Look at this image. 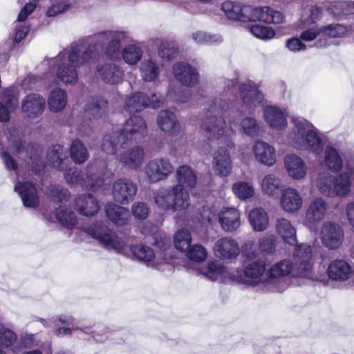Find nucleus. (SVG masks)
I'll use <instances>...</instances> for the list:
<instances>
[{"instance_id": "nucleus-1", "label": "nucleus", "mask_w": 354, "mask_h": 354, "mask_svg": "<svg viewBox=\"0 0 354 354\" xmlns=\"http://www.w3.org/2000/svg\"><path fill=\"white\" fill-rule=\"evenodd\" d=\"M239 90L245 111L250 113L263 100V93L250 80L240 84ZM237 91L236 80H226L223 91L208 105L206 116L201 124V129L209 140L219 139L225 134V145L230 149L234 147L232 138L233 126L236 127L238 124L231 115V113H235L233 101L236 97Z\"/></svg>"}, {"instance_id": "nucleus-2", "label": "nucleus", "mask_w": 354, "mask_h": 354, "mask_svg": "<svg viewBox=\"0 0 354 354\" xmlns=\"http://www.w3.org/2000/svg\"><path fill=\"white\" fill-rule=\"evenodd\" d=\"M104 34H94L72 43L59 54L48 60V73L53 74L57 83L74 85L78 81L77 69L87 66L97 59L95 44L100 46L104 39Z\"/></svg>"}, {"instance_id": "nucleus-3", "label": "nucleus", "mask_w": 354, "mask_h": 354, "mask_svg": "<svg viewBox=\"0 0 354 354\" xmlns=\"http://www.w3.org/2000/svg\"><path fill=\"white\" fill-rule=\"evenodd\" d=\"M104 34V39L100 46L95 44L97 57L103 51L111 60L123 61L129 66L136 65L142 59L143 50L140 44L133 41L131 33L123 29L108 30L97 32Z\"/></svg>"}, {"instance_id": "nucleus-4", "label": "nucleus", "mask_w": 354, "mask_h": 354, "mask_svg": "<svg viewBox=\"0 0 354 354\" xmlns=\"http://www.w3.org/2000/svg\"><path fill=\"white\" fill-rule=\"evenodd\" d=\"M312 268V249L308 244L297 245L292 261L283 260L270 268L268 272V279L261 282L267 291L275 292L283 290L281 277L290 274L307 277Z\"/></svg>"}, {"instance_id": "nucleus-5", "label": "nucleus", "mask_w": 354, "mask_h": 354, "mask_svg": "<svg viewBox=\"0 0 354 354\" xmlns=\"http://www.w3.org/2000/svg\"><path fill=\"white\" fill-rule=\"evenodd\" d=\"M344 169L337 176L328 172L319 174L316 186L321 194L330 198L345 197L350 194L354 187V159L347 160Z\"/></svg>"}, {"instance_id": "nucleus-6", "label": "nucleus", "mask_w": 354, "mask_h": 354, "mask_svg": "<svg viewBox=\"0 0 354 354\" xmlns=\"http://www.w3.org/2000/svg\"><path fill=\"white\" fill-rule=\"evenodd\" d=\"M293 128L288 138L295 147L319 154L323 149L321 138L313 125L303 118H293Z\"/></svg>"}, {"instance_id": "nucleus-7", "label": "nucleus", "mask_w": 354, "mask_h": 354, "mask_svg": "<svg viewBox=\"0 0 354 354\" xmlns=\"http://www.w3.org/2000/svg\"><path fill=\"white\" fill-rule=\"evenodd\" d=\"M101 163L100 161V165ZM63 171H64V179L68 184L72 186L80 185L87 189H94L100 187L104 181L105 176L109 177L113 175L111 171H108L104 173L103 177L97 176L100 174L102 175V166L99 165L97 160L91 162L87 165L84 173L75 167H66Z\"/></svg>"}, {"instance_id": "nucleus-8", "label": "nucleus", "mask_w": 354, "mask_h": 354, "mask_svg": "<svg viewBox=\"0 0 354 354\" xmlns=\"http://www.w3.org/2000/svg\"><path fill=\"white\" fill-rule=\"evenodd\" d=\"M158 207L172 212L185 209L189 205V196L187 191H180L179 186L162 187L153 194Z\"/></svg>"}, {"instance_id": "nucleus-9", "label": "nucleus", "mask_w": 354, "mask_h": 354, "mask_svg": "<svg viewBox=\"0 0 354 354\" xmlns=\"http://www.w3.org/2000/svg\"><path fill=\"white\" fill-rule=\"evenodd\" d=\"M84 230L108 250H113L120 253L127 248L126 243L114 232L107 228L103 222L86 226Z\"/></svg>"}, {"instance_id": "nucleus-10", "label": "nucleus", "mask_w": 354, "mask_h": 354, "mask_svg": "<svg viewBox=\"0 0 354 354\" xmlns=\"http://www.w3.org/2000/svg\"><path fill=\"white\" fill-rule=\"evenodd\" d=\"M9 146L19 158L30 163L32 169L35 173H40L45 167L44 161L41 159L38 151L34 149L30 144L23 142L19 138L10 137L8 138Z\"/></svg>"}, {"instance_id": "nucleus-11", "label": "nucleus", "mask_w": 354, "mask_h": 354, "mask_svg": "<svg viewBox=\"0 0 354 354\" xmlns=\"http://www.w3.org/2000/svg\"><path fill=\"white\" fill-rule=\"evenodd\" d=\"M107 106V101L102 96H93L88 100L85 106L84 113L89 116V121H91L90 116H92L94 119H98L105 114ZM77 131L82 136H89L92 132L91 122L83 121L78 125Z\"/></svg>"}, {"instance_id": "nucleus-12", "label": "nucleus", "mask_w": 354, "mask_h": 354, "mask_svg": "<svg viewBox=\"0 0 354 354\" xmlns=\"http://www.w3.org/2000/svg\"><path fill=\"white\" fill-rule=\"evenodd\" d=\"M174 170V167L170 160L163 157L149 160L144 167L145 176L150 183L167 179Z\"/></svg>"}, {"instance_id": "nucleus-13", "label": "nucleus", "mask_w": 354, "mask_h": 354, "mask_svg": "<svg viewBox=\"0 0 354 354\" xmlns=\"http://www.w3.org/2000/svg\"><path fill=\"white\" fill-rule=\"evenodd\" d=\"M119 132L123 139V143L129 145L131 142H139L147 134V123L142 117L133 115L125 122L123 128Z\"/></svg>"}, {"instance_id": "nucleus-14", "label": "nucleus", "mask_w": 354, "mask_h": 354, "mask_svg": "<svg viewBox=\"0 0 354 354\" xmlns=\"http://www.w3.org/2000/svg\"><path fill=\"white\" fill-rule=\"evenodd\" d=\"M254 8L235 1H225L221 4V10L230 20L246 22L252 21Z\"/></svg>"}, {"instance_id": "nucleus-15", "label": "nucleus", "mask_w": 354, "mask_h": 354, "mask_svg": "<svg viewBox=\"0 0 354 354\" xmlns=\"http://www.w3.org/2000/svg\"><path fill=\"white\" fill-rule=\"evenodd\" d=\"M136 193L137 185L130 179L120 178L115 180L113 185V198L119 204H129L133 201Z\"/></svg>"}, {"instance_id": "nucleus-16", "label": "nucleus", "mask_w": 354, "mask_h": 354, "mask_svg": "<svg viewBox=\"0 0 354 354\" xmlns=\"http://www.w3.org/2000/svg\"><path fill=\"white\" fill-rule=\"evenodd\" d=\"M321 241L329 249L338 248L342 243L344 231L342 227L334 222H326L321 228Z\"/></svg>"}, {"instance_id": "nucleus-17", "label": "nucleus", "mask_w": 354, "mask_h": 354, "mask_svg": "<svg viewBox=\"0 0 354 354\" xmlns=\"http://www.w3.org/2000/svg\"><path fill=\"white\" fill-rule=\"evenodd\" d=\"M172 73L175 79L184 86L192 87L199 81L197 69L185 62L175 63L172 67Z\"/></svg>"}, {"instance_id": "nucleus-18", "label": "nucleus", "mask_w": 354, "mask_h": 354, "mask_svg": "<svg viewBox=\"0 0 354 354\" xmlns=\"http://www.w3.org/2000/svg\"><path fill=\"white\" fill-rule=\"evenodd\" d=\"M46 100L40 95L30 93L21 100V111L24 115L35 119L41 115L45 109Z\"/></svg>"}, {"instance_id": "nucleus-19", "label": "nucleus", "mask_w": 354, "mask_h": 354, "mask_svg": "<svg viewBox=\"0 0 354 354\" xmlns=\"http://www.w3.org/2000/svg\"><path fill=\"white\" fill-rule=\"evenodd\" d=\"M73 330L77 332L80 338L88 340L92 339L97 342H102L111 335L109 328L102 329L101 326L95 324L85 325L76 323Z\"/></svg>"}, {"instance_id": "nucleus-20", "label": "nucleus", "mask_w": 354, "mask_h": 354, "mask_svg": "<svg viewBox=\"0 0 354 354\" xmlns=\"http://www.w3.org/2000/svg\"><path fill=\"white\" fill-rule=\"evenodd\" d=\"M214 252L215 255L220 259L231 260L238 257L240 249L235 239L225 236L216 241Z\"/></svg>"}, {"instance_id": "nucleus-21", "label": "nucleus", "mask_w": 354, "mask_h": 354, "mask_svg": "<svg viewBox=\"0 0 354 354\" xmlns=\"http://www.w3.org/2000/svg\"><path fill=\"white\" fill-rule=\"evenodd\" d=\"M15 191L20 196L26 207L35 209L39 206V200L35 185L30 182H18Z\"/></svg>"}, {"instance_id": "nucleus-22", "label": "nucleus", "mask_w": 354, "mask_h": 354, "mask_svg": "<svg viewBox=\"0 0 354 354\" xmlns=\"http://www.w3.org/2000/svg\"><path fill=\"white\" fill-rule=\"evenodd\" d=\"M144 157V149L140 146H134L118 155V160L124 167L136 170L142 165Z\"/></svg>"}, {"instance_id": "nucleus-23", "label": "nucleus", "mask_w": 354, "mask_h": 354, "mask_svg": "<svg viewBox=\"0 0 354 354\" xmlns=\"http://www.w3.org/2000/svg\"><path fill=\"white\" fill-rule=\"evenodd\" d=\"M256 160L262 165L272 166L276 162V151L273 146L261 140H257L252 147Z\"/></svg>"}, {"instance_id": "nucleus-24", "label": "nucleus", "mask_w": 354, "mask_h": 354, "mask_svg": "<svg viewBox=\"0 0 354 354\" xmlns=\"http://www.w3.org/2000/svg\"><path fill=\"white\" fill-rule=\"evenodd\" d=\"M328 204L322 197L313 199L306 211V221L310 224H315L323 220L326 215Z\"/></svg>"}, {"instance_id": "nucleus-25", "label": "nucleus", "mask_w": 354, "mask_h": 354, "mask_svg": "<svg viewBox=\"0 0 354 354\" xmlns=\"http://www.w3.org/2000/svg\"><path fill=\"white\" fill-rule=\"evenodd\" d=\"M218 221L224 231L233 232L241 225V214L235 207H223L218 214Z\"/></svg>"}, {"instance_id": "nucleus-26", "label": "nucleus", "mask_w": 354, "mask_h": 354, "mask_svg": "<svg viewBox=\"0 0 354 354\" xmlns=\"http://www.w3.org/2000/svg\"><path fill=\"white\" fill-rule=\"evenodd\" d=\"M326 274L332 281H345L351 277L352 268L348 261L344 259H335L328 265Z\"/></svg>"}, {"instance_id": "nucleus-27", "label": "nucleus", "mask_w": 354, "mask_h": 354, "mask_svg": "<svg viewBox=\"0 0 354 354\" xmlns=\"http://www.w3.org/2000/svg\"><path fill=\"white\" fill-rule=\"evenodd\" d=\"M212 167L218 176L227 177L230 174L232 169V160L227 151L223 147L214 153Z\"/></svg>"}, {"instance_id": "nucleus-28", "label": "nucleus", "mask_w": 354, "mask_h": 354, "mask_svg": "<svg viewBox=\"0 0 354 354\" xmlns=\"http://www.w3.org/2000/svg\"><path fill=\"white\" fill-rule=\"evenodd\" d=\"M284 165L289 176L295 180L303 179L306 175L307 165L297 155H286L284 158Z\"/></svg>"}, {"instance_id": "nucleus-29", "label": "nucleus", "mask_w": 354, "mask_h": 354, "mask_svg": "<svg viewBox=\"0 0 354 354\" xmlns=\"http://www.w3.org/2000/svg\"><path fill=\"white\" fill-rule=\"evenodd\" d=\"M280 204L285 212L294 213L302 207L303 199L297 190L288 187L281 192Z\"/></svg>"}, {"instance_id": "nucleus-30", "label": "nucleus", "mask_w": 354, "mask_h": 354, "mask_svg": "<svg viewBox=\"0 0 354 354\" xmlns=\"http://www.w3.org/2000/svg\"><path fill=\"white\" fill-rule=\"evenodd\" d=\"M97 76L106 83L115 84L122 80L124 72L115 64L105 63L98 65L96 68Z\"/></svg>"}, {"instance_id": "nucleus-31", "label": "nucleus", "mask_w": 354, "mask_h": 354, "mask_svg": "<svg viewBox=\"0 0 354 354\" xmlns=\"http://www.w3.org/2000/svg\"><path fill=\"white\" fill-rule=\"evenodd\" d=\"M157 124L162 131L171 135H178L180 124L175 113L169 109L161 110L157 118Z\"/></svg>"}, {"instance_id": "nucleus-32", "label": "nucleus", "mask_w": 354, "mask_h": 354, "mask_svg": "<svg viewBox=\"0 0 354 354\" xmlns=\"http://www.w3.org/2000/svg\"><path fill=\"white\" fill-rule=\"evenodd\" d=\"M203 274L212 281H219L223 283L229 280H235L237 277L218 261L208 263Z\"/></svg>"}, {"instance_id": "nucleus-33", "label": "nucleus", "mask_w": 354, "mask_h": 354, "mask_svg": "<svg viewBox=\"0 0 354 354\" xmlns=\"http://www.w3.org/2000/svg\"><path fill=\"white\" fill-rule=\"evenodd\" d=\"M235 113H231L234 116L236 121L238 122L237 126H233V129L238 128L243 131V133L250 136L255 137L259 135L260 127L254 118L248 116L242 118L241 112L233 106ZM234 131V129H233Z\"/></svg>"}, {"instance_id": "nucleus-34", "label": "nucleus", "mask_w": 354, "mask_h": 354, "mask_svg": "<svg viewBox=\"0 0 354 354\" xmlns=\"http://www.w3.org/2000/svg\"><path fill=\"white\" fill-rule=\"evenodd\" d=\"M176 178L178 183L175 186H179L180 191H186L185 188H193L197 183V175L196 171L189 167L184 165L178 167L176 171Z\"/></svg>"}, {"instance_id": "nucleus-35", "label": "nucleus", "mask_w": 354, "mask_h": 354, "mask_svg": "<svg viewBox=\"0 0 354 354\" xmlns=\"http://www.w3.org/2000/svg\"><path fill=\"white\" fill-rule=\"evenodd\" d=\"M76 210L82 215L91 216L97 214L100 209L97 200L91 194H82L75 200Z\"/></svg>"}, {"instance_id": "nucleus-36", "label": "nucleus", "mask_w": 354, "mask_h": 354, "mask_svg": "<svg viewBox=\"0 0 354 354\" xmlns=\"http://www.w3.org/2000/svg\"><path fill=\"white\" fill-rule=\"evenodd\" d=\"M48 162L58 170L63 171L67 167L69 160L63 146L54 145L47 151Z\"/></svg>"}, {"instance_id": "nucleus-37", "label": "nucleus", "mask_w": 354, "mask_h": 354, "mask_svg": "<svg viewBox=\"0 0 354 354\" xmlns=\"http://www.w3.org/2000/svg\"><path fill=\"white\" fill-rule=\"evenodd\" d=\"M283 14L270 7L254 8L252 21L259 20L268 24H279L284 20Z\"/></svg>"}, {"instance_id": "nucleus-38", "label": "nucleus", "mask_w": 354, "mask_h": 354, "mask_svg": "<svg viewBox=\"0 0 354 354\" xmlns=\"http://www.w3.org/2000/svg\"><path fill=\"white\" fill-rule=\"evenodd\" d=\"M264 118L272 128L281 129L287 125L285 113L274 106H267L263 110Z\"/></svg>"}, {"instance_id": "nucleus-39", "label": "nucleus", "mask_w": 354, "mask_h": 354, "mask_svg": "<svg viewBox=\"0 0 354 354\" xmlns=\"http://www.w3.org/2000/svg\"><path fill=\"white\" fill-rule=\"evenodd\" d=\"M162 70L161 64L155 57H149L140 64V72L145 82L155 81Z\"/></svg>"}, {"instance_id": "nucleus-40", "label": "nucleus", "mask_w": 354, "mask_h": 354, "mask_svg": "<svg viewBox=\"0 0 354 354\" xmlns=\"http://www.w3.org/2000/svg\"><path fill=\"white\" fill-rule=\"evenodd\" d=\"M128 145L123 143V139L119 131L106 134L102 139L101 148L106 154L115 155L120 149Z\"/></svg>"}, {"instance_id": "nucleus-41", "label": "nucleus", "mask_w": 354, "mask_h": 354, "mask_svg": "<svg viewBox=\"0 0 354 354\" xmlns=\"http://www.w3.org/2000/svg\"><path fill=\"white\" fill-rule=\"evenodd\" d=\"M321 28L322 35L315 42V46L317 48L324 47L328 45V40L325 37L330 38L341 37L344 36L347 31L345 26L339 24H329L325 26H322Z\"/></svg>"}, {"instance_id": "nucleus-42", "label": "nucleus", "mask_w": 354, "mask_h": 354, "mask_svg": "<svg viewBox=\"0 0 354 354\" xmlns=\"http://www.w3.org/2000/svg\"><path fill=\"white\" fill-rule=\"evenodd\" d=\"M149 101L147 94L143 92H135L127 95L123 107L129 113L139 112L147 107Z\"/></svg>"}, {"instance_id": "nucleus-43", "label": "nucleus", "mask_w": 354, "mask_h": 354, "mask_svg": "<svg viewBox=\"0 0 354 354\" xmlns=\"http://www.w3.org/2000/svg\"><path fill=\"white\" fill-rule=\"evenodd\" d=\"M276 230L284 242L291 245H297L296 229L288 219L278 218L276 222Z\"/></svg>"}, {"instance_id": "nucleus-44", "label": "nucleus", "mask_w": 354, "mask_h": 354, "mask_svg": "<svg viewBox=\"0 0 354 354\" xmlns=\"http://www.w3.org/2000/svg\"><path fill=\"white\" fill-rule=\"evenodd\" d=\"M105 211L109 219L118 225L126 224L130 218L127 208L112 203L106 204Z\"/></svg>"}, {"instance_id": "nucleus-45", "label": "nucleus", "mask_w": 354, "mask_h": 354, "mask_svg": "<svg viewBox=\"0 0 354 354\" xmlns=\"http://www.w3.org/2000/svg\"><path fill=\"white\" fill-rule=\"evenodd\" d=\"M261 185L263 193L270 196H277L283 187L281 179L274 174H266Z\"/></svg>"}, {"instance_id": "nucleus-46", "label": "nucleus", "mask_w": 354, "mask_h": 354, "mask_svg": "<svg viewBox=\"0 0 354 354\" xmlns=\"http://www.w3.org/2000/svg\"><path fill=\"white\" fill-rule=\"evenodd\" d=\"M67 101V95L65 90L56 88L49 94L48 106L50 111L57 113L66 107Z\"/></svg>"}, {"instance_id": "nucleus-47", "label": "nucleus", "mask_w": 354, "mask_h": 354, "mask_svg": "<svg viewBox=\"0 0 354 354\" xmlns=\"http://www.w3.org/2000/svg\"><path fill=\"white\" fill-rule=\"evenodd\" d=\"M69 152L72 161L77 165L84 163L89 158L86 147L79 139H75L71 142Z\"/></svg>"}, {"instance_id": "nucleus-48", "label": "nucleus", "mask_w": 354, "mask_h": 354, "mask_svg": "<svg viewBox=\"0 0 354 354\" xmlns=\"http://www.w3.org/2000/svg\"><path fill=\"white\" fill-rule=\"evenodd\" d=\"M249 221L255 231L261 232L268 226V216L266 211L261 207H256L249 213Z\"/></svg>"}, {"instance_id": "nucleus-49", "label": "nucleus", "mask_w": 354, "mask_h": 354, "mask_svg": "<svg viewBox=\"0 0 354 354\" xmlns=\"http://www.w3.org/2000/svg\"><path fill=\"white\" fill-rule=\"evenodd\" d=\"M324 161L327 168L333 173H337L343 168L342 160L337 151L328 146L324 151Z\"/></svg>"}, {"instance_id": "nucleus-50", "label": "nucleus", "mask_w": 354, "mask_h": 354, "mask_svg": "<svg viewBox=\"0 0 354 354\" xmlns=\"http://www.w3.org/2000/svg\"><path fill=\"white\" fill-rule=\"evenodd\" d=\"M130 251L134 258L145 263L150 262L155 258L153 250L149 246L145 245H131Z\"/></svg>"}, {"instance_id": "nucleus-51", "label": "nucleus", "mask_w": 354, "mask_h": 354, "mask_svg": "<svg viewBox=\"0 0 354 354\" xmlns=\"http://www.w3.org/2000/svg\"><path fill=\"white\" fill-rule=\"evenodd\" d=\"M55 216L60 224L68 228L75 226L77 222L75 213L64 206L55 209Z\"/></svg>"}, {"instance_id": "nucleus-52", "label": "nucleus", "mask_w": 354, "mask_h": 354, "mask_svg": "<svg viewBox=\"0 0 354 354\" xmlns=\"http://www.w3.org/2000/svg\"><path fill=\"white\" fill-rule=\"evenodd\" d=\"M51 5L46 11L48 17H56L64 13L72 5L71 0H50Z\"/></svg>"}, {"instance_id": "nucleus-53", "label": "nucleus", "mask_w": 354, "mask_h": 354, "mask_svg": "<svg viewBox=\"0 0 354 354\" xmlns=\"http://www.w3.org/2000/svg\"><path fill=\"white\" fill-rule=\"evenodd\" d=\"M193 40L201 45L220 44L223 38L220 35L198 31L192 34Z\"/></svg>"}, {"instance_id": "nucleus-54", "label": "nucleus", "mask_w": 354, "mask_h": 354, "mask_svg": "<svg viewBox=\"0 0 354 354\" xmlns=\"http://www.w3.org/2000/svg\"><path fill=\"white\" fill-rule=\"evenodd\" d=\"M192 237L187 230H180L174 235V243L176 248L180 251H187L190 247Z\"/></svg>"}, {"instance_id": "nucleus-55", "label": "nucleus", "mask_w": 354, "mask_h": 354, "mask_svg": "<svg viewBox=\"0 0 354 354\" xmlns=\"http://www.w3.org/2000/svg\"><path fill=\"white\" fill-rule=\"evenodd\" d=\"M234 194L240 199L245 200L251 198L254 194V187L246 182H236L232 186Z\"/></svg>"}, {"instance_id": "nucleus-56", "label": "nucleus", "mask_w": 354, "mask_h": 354, "mask_svg": "<svg viewBox=\"0 0 354 354\" xmlns=\"http://www.w3.org/2000/svg\"><path fill=\"white\" fill-rule=\"evenodd\" d=\"M158 53L160 57L170 60L178 55L177 44L173 41L164 40L160 44Z\"/></svg>"}, {"instance_id": "nucleus-57", "label": "nucleus", "mask_w": 354, "mask_h": 354, "mask_svg": "<svg viewBox=\"0 0 354 354\" xmlns=\"http://www.w3.org/2000/svg\"><path fill=\"white\" fill-rule=\"evenodd\" d=\"M17 339V334L11 329L0 326V348H9Z\"/></svg>"}, {"instance_id": "nucleus-58", "label": "nucleus", "mask_w": 354, "mask_h": 354, "mask_svg": "<svg viewBox=\"0 0 354 354\" xmlns=\"http://www.w3.org/2000/svg\"><path fill=\"white\" fill-rule=\"evenodd\" d=\"M266 270V264L263 261H257L248 264L244 274L246 277L257 279H259Z\"/></svg>"}, {"instance_id": "nucleus-59", "label": "nucleus", "mask_w": 354, "mask_h": 354, "mask_svg": "<svg viewBox=\"0 0 354 354\" xmlns=\"http://www.w3.org/2000/svg\"><path fill=\"white\" fill-rule=\"evenodd\" d=\"M250 31L254 37L262 40H268L275 36V31L272 28L257 24L251 26Z\"/></svg>"}, {"instance_id": "nucleus-60", "label": "nucleus", "mask_w": 354, "mask_h": 354, "mask_svg": "<svg viewBox=\"0 0 354 354\" xmlns=\"http://www.w3.org/2000/svg\"><path fill=\"white\" fill-rule=\"evenodd\" d=\"M187 257L196 262H202L205 260L207 252L205 248L200 244H195L187 250Z\"/></svg>"}, {"instance_id": "nucleus-61", "label": "nucleus", "mask_w": 354, "mask_h": 354, "mask_svg": "<svg viewBox=\"0 0 354 354\" xmlns=\"http://www.w3.org/2000/svg\"><path fill=\"white\" fill-rule=\"evenodd\" d=\"M3 103L10 111L14 110L19 102L17 91L15 87H9L3 92Z\"/></svg>"}, {"instance_id": "nucleus-62", "label": "nucleus", "mask_w": 354, "mask_h": 354, "mask_svg": "<svg viewBox=\"0 0 354 354\" xmlns=\"http://www.w3.org/2000/svg\"><path fill=\"white\" fill-rule=\"evenodd\" d=\"M275 236L266 235L259 240V249L263 254H272L275 250Z\"/></svg>"}, {"instance_id": "nucleus-63", "label": "nucleus", "mask_w": 354, "mask_h": 354, "mask_svg": "<svg viewBox=\"0 0 354 354\" xmlns=\"http://www.w3.org/2000/svg\"><path fill=\"white\" fill-rule=\"evenodd\" d=\"M51 198L57 202L66 201L70 198V192L59 185H52L50 187Z\"/></svg>"}, {"instance_id": "nucleus-64", "label": "nucleus", "mask_w": 354, "mask_h": 354, "mask_svg": "<svg viewBox=\"0 0 354 354\" xmlns=\"http://www.w3.org/2000/svg\"><path fill=\"white\" fill-rule=\"evenodd\" d=\"M131 212L136 218L144 220L148 216L149 208L147 205L145 203H135L131 207Z\"/></svg>"}]
</instances>
